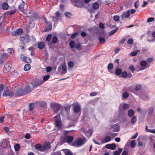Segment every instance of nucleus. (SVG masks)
I'll list each match as a JSON object with an SVG mask.
<instances>
[{"mask_svg":"<svg viewBox=\"0 0 155 155\" xmlns=\"http://www.w3.org/2000/svg\"><path fill=\"white\" fill-rule=\"evenodd\" d=\"M54 119L55 121V126L60 129L61 128L62 125L60 114H58L54 117Z\"/></svg>","mask_w":155,"mask_h":155,"instance_id":"nucleus-2","label":"nucleus"},{"mask_svg":"<svg viewBox=\"0 0 155 155\" xmlns=\"http://www.w3.org/2000/svg\"><path fill=\"white\" fill-rule=\"evenodd\" d=\"M68 65L70 68H72L74 65V64L73 61H70L68 62Z\"/></svg>","mask_w":155,"mask_h":155,"instance_id":"nucleus-52","label":"nucleus"},{"mask_svg":"<svg viewBox=\"0 0 155 155\" xmlns=\"http://www.w3.org/2000/svg\"><path fill=\"white\" fill-rule=\"evenodd\" d=\"M9 141L6 139H2L1 141V145L4 148L6 147L8 145Z\"/></svg>","mask_w":155,"mask_h":155,"instance_id":"nucleus-14","label":"nucleus"},{"mask_svg":"<svg viewBox=\"0 0 155 155\" xmlns=\"http://www.w3.org/2000/svg\"><path fill=\"white\" fill-rule=\"evenodd\" d=\"M16 11V9H13L11 11H9L8 12L10 15H12L14 14Z\"/></svg>","mask_w":155,"mask_h":155,"instance_id":"nucleus-60","label":"nucleus"},{"mask_svg":"<svg viewBox=\"0 0 155 155\" xmlns=\"http://www.w3.org/2000/svg\"><path fill=\"white\" fill-rule=\"evenodd\" d=\"M27 34L25 35V36H22L20 37V40L21 41V42H24L25 43H26V40H27Z\"/></svg>","mask_w":155,"mask_h":155,"instance_id":"nucleus-23","label":"nucleus"},{"mask_svg":"<svg viewBox=\"0 0 155 155\" xmlns=\"http://www.w3.org/2000/svg\"><path fill=\"white\" fill-rule=\"evenodd\" d=\"M137 121V117L135 116H134L131 119V123L134 124Z\"/></svg>","mask_w":155,"mask_h":155,"instance_id":"nucleus-38","label":"nucleus"},{"mask_svg":"<svg viewBox=\"0 0 155 155\" xmlns=\"http://www.w3.org/2000/svg\"><path fill=\"white\" fill-rule=\"evenodd\" d=\"M23 61L26 63L28 64L31 63V59L29 57L24 56L23 58Z\"/></svg>","mask_w":155,"mask_h":155,"instance_id":"nucleus-21","label":"nucleus"},{"mask_svg":"<svg viewBox=\"0 0 155 155\" xmlns=\"http://www.w3.org/2000/svg\"><path fill=\"white\" fill-rule=\"evenodd\" d=\"M23 32V30L21 28H19L16 31H14L12 32V34L13 36H16L17 35H21Z\"/></svg>","mask_w":155,"mask_h":155,"instance_id":"nucleus-13","label":"nucleus"},{"mask_svg":"<svg viewBox=\"0 0 155 155\" xmlns=\"http://www.w3.org/2000/svg\"><path fill=\"white\" fill-rule=\"evenodd\" d=\"M122 71L120 68H116L115 70V74L117 76L120 75L122 73Z\"/></svg>","mask_w":155,"mask_h":155,"instance_id":"nucleus-29","label":"nucleus"},{"mask_svg":"<svg viewBox=\"0 0 155 155\" xmlns=\"http://www.w3.org/2000/svg\"><path fill=\"white\" fill-rule=\"evenodd\" d=\"M130 14V11L129 10L126 12L124 13L121 16V18L123 19L128 18Z\"/></svg>","mask_w":155,"mask_h":155,"instance_id":"nucleus-17","label":"nucleus"},{"mask_svg":"<svg viewBox=\"0 0 155 155\" xmlns=\"http://www.w3.org/2000/svg\"><path fill=\"white\" fill-rule=\"evenodd\" d=\"M141 88V86L140 85H136L135 86V90L138 91L140 90Z\"/></svg>","mask_w":155,"mask_h":155,"instance_id":"nucleus-50","label":"nucleus"},{"mask_svg":"<svg viewBox=\"0 0 155 155\" xmlns=\"http://www.w3.org/2000/svg\"><path fill=\"white\" fill-rule=\"evenodd\" d=\"M74 2L75 5L78 8H81L84 6V2L79 0H74Z\"/></svg>","mask_w":155,"mask_h":155,"instance_id":"nucleus-8","label":"nucleus"},{"mask_svg":"<svg viewBox=\"0 0 155 155\" xmlns=\"http://www.w3.org/2000/svg\"><path fill=\"white\" fill-rule=\"evenodd\" d=\"M58 39L56 37H54L52 39V42L53 43H55L57 42Z\"/></svg>","mask_w":155,"mask_h":155,"instance_id":"nucleus-58","label":"nucleus"},{"mask_svg":"<svg viewBox=\"0 0 155 155\" xmlns=\"http://www.w3.org/2000/svg\"><path fill=\"white\" fill-rule=\"evenodd\" d=\"M78 33L77 32H76L74 33L73 34L71 35V37L73 38H75L76 37L77 35H78Z\"/></svg>","mask_w":155,"mask_h":155,"instance_id":"nucleus-63","label":"nucleus"},{"mask_svg":"<svg viewBox=\"0 0 155 155\" xmlns=\"http://www.w3.org/2000/svg\"><path fill=\"white\" fill-rule=\"evenodd\" d=\"M46 26L45 27L44 30L46 32L48 31H51L52 29V24L50 22H48L47 24H46Z\"/></svg>","mask_w":155,"mask_h":155,"instance_id":"nucleus-15","label":"nucleus"},{"mask_svg":"<svg viewBox=\"0 0 155 155\" xmlns=\"http://www.w3.org/2000/svg\"><path fill=\"white\" fill-rule=\"evenodd\" d=\"M118 29V28H116L115 29L112 30L111 31H110L109 32V35L110 36L113 35L116 32V31H117Z\"/></svg>","mask_w":155,"mask_h":155,"instance_id":"nucleus-34","label":"nucleus"},{"mask_svg":"<svg viewBox=\"0 0 155 155\" xmlns=\"http://www.w3.org/2000/svg\"><path fill=\"white\" fill-rule=\"evenodd\" d=\"M128 153L126 150H124L121 154V155H128Z\"/></svg>","mask_w":155,"mask_h":155,"instance_id":"nucleus-64","label":"nucleus"},{"mask_svg":"<svg viewBox=\"0 0 155 155\" xmlns=\"http://www.w3.org/2000/svg\"><path fill=\"white\" fill-rule=\"evenodd\" d=\"M113 65L112 63H110L108 64L107 66V69L108 70H111L113 69Z\"/></svg>","mask_w":155,"mask_h":155,"instance_id":"nucleus-48","label":"nucleus"},{"mask_svg":"<svg viewBox=\"0 0 155 155\" xmlns=\"http://www.w3.org/2000/svg\"><path fill=\"white\" fill-rule=\"evenodd\" d=\"M15 148L16 151H19L20 149V145L19 144H16L15 146Z\"/></svg>","mask_w":155,"mask_h":155,"instance_id":"nucleus-49","label":"nucleus"},{"mask_svg":"<svg viewBox=\"0 0 155 155\" xmlns=\"http://www.w3.org/2000/svg\"><path fill=\"white\" fill-rule=\"evenodd\" d=\"M12 66V62L11 61H8L4 66L3 72L5 73H8L10 70Z\"/></svg>","mask_w":155,"mask_h":155,"instance_id":"nucleus-5","label":"nucleus"},{"mask_svg":"<svg viewBox=\"0 0 155 155\" xmlns=\"http://www.w3.org/2000/svg\"><path fill=\"white\" fill-rule=\"evenodd\" d=\"M43 82L44 81L42 80L34 81V82L32 83V85L35 88L36 87L38 86L41 85Z\"/></svg>","mask_w":155,"mask_h":155,"instance_id":"nucleus-16","label":"nucleus"},{"mask_svg":"<svg viewBox=\"0 0 155 155\" xmlns=\"http://www.w3.org/2000/svg\"><path fill=\"white\" fill-rule=\"evenodd\" d=\"M99 40L100 43L101 44H104L105 41V39L102 37H100L99 38Z\"/></svg>","mask_w":155,"mask_h":155,"instance_id":"nucleus-45","label":"nucleus"},{"mask_svg":"<svg viewBox=\"0 0 155 155\" xmlns=\"http://www.w3.org/2000/svg\"><path fill=\"white\" fill-rule=\"evenodd\" d=\"M134 114V110L132 109L129 110L128 112V115L129 117H131L133 116Z\"/></svg>","mask_w":155,"mask_h":155,"instance_id":"nucleus-27","label":"nucleus"},{"mask_svg":"<svg viewBox=\"0 0 155 155\" xmlns=\"http://www.w3.org/2000/svg\"><path fill=\"white\" fill-rule=\"evenodd\" d=\"M31 68V65L28 64H26L24 66V69L25 71H28L30 70Z\"/></svg>","mask_w":155,"mask_h":155,"instance_id":"nucleus-32","label":"nucleus"},{"mask_svg":"<svg viewBox=\"0 0 155 155\" xmlns=\"http://www.w3.org/2000/svg\"><path fill=\"white\" fill-rule=\"evenodd\" d=\"M61 14L58 12H57L55 15L52 17V19L54 21H57L59 20H61Z\"/></svg>","mask_w":155,"mask_h":155,"instance_id":"nucleus-7","label":"nucleus"},{"mask_svg":"<svg viewBox=\"0 0 155 155\" xmlns=\"http://www.w3.org/2000/svg\"><path fill=\"white\" fill-rule=\"evenodd\" d=\"M112 128L114 129L113 132H118L119 130V126L117 124L112 125Z\"/></svg>","mask_w":155,"mask_h":155,"instance_id":"nucleus-22","label":"nucleus"},{"mask_svg":"<svg viewBox=\"0 0 155 155\" xmlns=\"http://www.w3.org/2000/svg\"><path fill=\"white\" fill-rule=\"evenodd\" d=\"M73 110L75 113L81 114V108L79 105H73Z\"/></svg>","mask_w":155,"mask_h":155,"instance_id":"nucleus-12","label":"nucleus"},{"mask_svg":"<svg viewBox=\"0 0 155 155\" xmlns=\"http://www.w3.org/2000/svg\"><path fill=\"white\" fill-rule=\"evenodd\" d=\"M140 64L142 67H144L147 65V62L145 61H142L140 62Z\"/></svg>","mask_w":155,"mask_h":155,"instance_id":"nucleus-43","label":"nucleus"},{"mask_svg":"<svg viewBox=\"0 0 155 155\" xmlns=\"http://www.w3.org/2000/svg\"><path fill=\"white\" fill-rule=\"evenodd\" d=\"M35 106H37L36 102L30 104L29 106V110H33Z\"/></svg>","mask_w":155,"mask_h":155,"instance_id":"nucleus-26","label":"nucleus"},{"mask_svg":"<svg viewBox=\"0 0 155 155\" xmlns=\"http://www.w3.org/2000/svg\"><path fill=\"white\" fill-rule=\"evenodd\" d=\"M105 147L107 149L114 150L116 147V145L114 143L111 144H107L105 145Z\"/></svg>","mask_w":155,"mask_h":155,"instance_id":"nucleus-20","label":"nucleus"},{"mask_svg":"<svg viewBox=\"0 0 155 155\" xmlns=\"http://www.w3.org/2000/svg\"><path fill=\"white\" fill-rule=\"evenodd\" d=\"M75 47L77 49L79 50H80L81 48V46L79 43L75 44Z\"/></svg>","mask_w":155,"mask_h":155,"instance_id":"nucleus-46","label":"nucleus"},{"mask_svg":"<svg viewBox=\"0 0 155 155\" xmlns=\"http://www.w3.org/2000/svg\"><path fill=\"white\" fill-rule=\"evenodd\" d=\"M34 23L32 19H30L29 21L28 27L30 28H32L34 27Z\"/></svg>","mask_w":155,"mask_h":155,"instance_id":"nucleus-28","label":"nucleus"},{"mask_svg":"<svg viewBox=\"0 0 155 155\" xmlns=\"http://www.w3.org/2000/svg\"><path fill=\"white\" fill-rule=\"evenodd\" d=\"M41 147H41V145L40 143L36 144L35 145V148L36 149H39V150L40 149H41Z\"/></svg>","mask_w":155,"mask_h":155,"instance_id":"nucleus-56","label":"nucleus"},{"mask_svg":"<svg viewBox=\"0 0 155 155\" xmlns=\"http://www.w3.org/2000/svg\"><path fill=\"white\" fill-rule=\"evenodd\" d=\"M62 71V69L61 68V66H60L58 69V74H61V72Z\"/></svg>","mask_w":155,"mask_h":155,"instance_id":"nucleus-57","label":"nucleus"},{"mask_svg":"<svg viewBox=\"0 0 155 155\" xmlns=\"http://www.w3.org/2000/svg\"><path fill=\"white\" fill-rule=\"evenodd\" d=\"M99 7V4L97 2H95L93 4V8L94 9H97Z\"/></svg>","mask_w":155,"mask_h":155,"instance_id":"nucleus-33","label":"nucleus"},{"mask_svg":"<svg viewBox=\"0 0 155 155\" xmlns=\"http://www.w3.org/2000/svg\"><path fill=\"white\" fill-rule=\"evenodd\" d=\"M37 107L38 106L40 107H43L46 106V103L45 101H38L36 102Z\"/></svg>","mask_w":155,"mask_h":155,"instance_id":"nucleus-18","label":"nucleus"},{"mask_svg":"<svg viewBox=\"0 0 155 155\" xmlns=\"http://www.w3.org/2000/svg\"><path fill=\"white\" fill-rule=\"evenodd\" d=\"M27 37H28V38H27V40H26V43L35 41V39L33 36H29L28 34H27Z\"/></svg>","mask_w":155,"mask_h":155,"instance_id":"nucleus-19","label":"nucleus"},{"mask_svg":"<svg viewBox=\"0 0 155 155\" xmlns=\"http://www.w3.org/2000/svg\"><path fill=\"white\" fill-rule=\"evenodd\" d=\"M25 43L24 42H21V45L19 46V48L18 49H21V50H23L25 48Z\"/></svg>","mask_w":155,"mask_h":155,"instance_id":"nucleus-37","label":"nucleus"},{"mask_svg":"<svg viewBox=\"0 0 155 155\" xmlns=\"http://www.w3.org/2000/svg\"><path fill=\"white\" fill-rule=\"evenodd\" d=\"M50 144L49 143H48L43 145L39 150L41 151H45L46 150L50 149Z\"/></svg>","mask_w":155,"mask_h":155,"instance_id":"nucleus-11","label":"nucleus"},{"mask_svg":"<svg viewBox=\"0 0 155 155\" xmlns=\"http://www.w3.org/2000/svg\"><path fill=\"white\" fill-rule=\"evenodd\" d=\"M75 44L74 42L73 41H71L69 43V45L71 48H74L75 46Z\"/></svg>","mask_w":155,"mask_h":155,"instance_id":"nucleus-40","label":"nucleus"},{"mask_svg":"<svg viewBox=\"0 0 155 155\" xmlns=\"http://www.w3.org/2000/svg\"><path fill=\"white\" fill-rule=\"evenodd\" d=\"M122 149L119 148L118 151H115L114 153V155H120L121 151H122Z\"/></svg>","mask_w":155,"mask_h":155,"instance_id":"nucleus-36","label":"nucleus"},{"mask_svg":"<svg viewBox=\"0 0 155 155\" xmlns=\"http://www.w3.org/2000/svg\"><path fill=\"white\" fill-rule=\"evenodd\" d=\"M93 132V131L91 129H89L85 132V135L87 137H89L91 136Z\"/></svg>","mask_w":155,"mask_h":155,"instance_id":"nucleus-24","label":"nucleus"},{"mask_svg":"<svg viewBox=\"0 0 155 155\" xmlns=\"http://www.w3.org/2000/svg\"><path fill=\"white\" fill-rule=\"evenodd\" d=\"M129 95L127 92H125L123 94V97L124 98H127L129 97Z\"/></svg>","mask_w":155,"mask_h":155,"instance_id":"nucleus-47","label":"nucleus"},{"mask_svg":"<svg viewBox=\"0 0 155 155\" xmlns=\"http://www.w3.org/2000/svg\"><path fill=\"white\" fill-rule=\"evenodd\" d=\"M129 69L132 72H133L135 70V68L133 65H131L129 67Z\"/></svg>","mask_w":155,"mask_h":155,"instance_id":"nucleus-61","label":"nucleus"},{"mask_svg":"<svg viewBox=\"0 0 155 155\" xmlns=\"http://www.w3.org/2000/svg\"><path fill=\"white\" fill-rule=\"evenodd\" d=\"M50 77L49 75H45L44 76L43 78V80L44 81H46Z\"/></svg>","mask_w":155,"mask_h":155,"instance_id":"nucleus-54","label":"nucleus"},{"mask_svg":"<svg viewBox=\"0 0 155 155\" xmlns=\"http://www.w3.org/2000/svg\"><path fill=\"white\" fill-rule=\"evenodd\" d=\"M15 94L12 91H10L8 90L4 91L2 95L3 96H9L10 97H13L15 96Z\"/></svg>","mask_w":155,"mask_h":155,"instance_id":"nucleus-9","label":"nucleus"},{"mask_svg":"<svg viewBox=\"0 0 155 155\" xmlns=\"http://www.w3.org/2000/svg\"><path fill=\"white\" fill-rule=\"evenodd\" d=\"M64 14L66 17L68 18H70L71 16L72 15L70 12H65Z\"/></svg>","mask_w":155,"mask_h":155,"instance_id":"nucleus-44","label":"nucleus"},{"mask_svg":"<svg viewBox=\"0 0 155 155\" xmlns=\"http://www.w3.org/2000/svg\"><path fill=\"white\" fill-rule=\"evenodd\" d=\"M136 145V143L134 140H132L130 142V146L132 148L134 147Z\"/></svg>","mask_w":155,"mask_h":155,"instance_id":"nucleus-53","label":"nucleus"},{"mask_svg":"<svg viewBox=\"0 0 155 155\" xmlns=\"http://www.w3.org/2000/svg\"><path fill=\"white\" fill-rule=\"evenodd\" d=\"M140 50H137L135 51H133L130 53V55L132 56H135L137 54V53L140 52Z\"/></svg>","mask_w":155,"mask_h":155,"instance_id":"nucleus-41","label":"nucleus"},{"mask_svg":"<svg viewBox=\"0 0 155 155\" xmlns=\"http://www.w3.org/2000/svg\"><path fill=\"white\" fill-rule=\"evenodd\" d=\"M50 107L52 108L55 113H58L61 108V105L59 104L51 103L50 104Z\"/></svg>","mask_w":155,"mask_h":155,"instance_id":"nucleus-4","label":"nucleus"},{"mask_svg":"<svg viewBox=\"0 0 155 155\" xmlns=\"http://www.w3.org/2000/svg\"><path fill=\"white\" fill-rule=\"evenodd\" d=\"M146 131L155 134V129H148V127L146 126Z\"/></svg>","mask_w":155,"mask_h":155,"instance_id":"nucleus-39","label":"nucleus"},{"mask_svg":"<svg viewBox=\"0 0 155 155\" xmlns=\"http://www.w3.org/2000/svg\"><path fill=\"white\" fill-rule=\"evenodd\" d=\"M8 5L7 3L5 2H4L2 5V8L4 9H7L8 8Z\"/></svg>","mask_w":155,"mask_h":155,"instance_id":"nucleus-42","label":"nucleus"},{"mask_svg":"<svg viewBox=\"0 0 155 155\" xmlns=\"http://www.w3.org/2000/svg\"><path fill=\"white\" fill-rule=\"evenodd\" d=\"M45 47V44L44 42H40L38 43V48L40 49H43Z\"/></svg>","mask_w":155,"mask_h":155,"instance_id":"nucleus-25","label":"nucleus"},{"mask_svg":"<svg viewBox=\"0 0 155 155\" xmlns=\"http://www.w3.org/2000/svg\"><path fill=\"white\" fill-rule=\"evenodd\" d=\"M154 20V18L153 17L149 18L147 20V22L148 23L151 22Z\"/></svg>","mask_w":155,"mask_h":155,"instance_id":"nucleus-55","label":"nucleus"},{"mask_svg":"<svg viewBox=\"0 0 155 155\" xmlns=\"http://www.w3.org/2000/svg\"><path fill=\"white\" fill-rule=\"evenodd\" d=\"M32 89L28 85H27L24 87H22L18 89L16 91L15 95L17 96H22L28 94L31 92Z\"/></svg>","mask_w":155,"mask_h":155,"instance_id":"nucleus-1","label":"nucleus"},{"mask_svg":"<svg viewBox=\"0 0 155 155\" xmlns=\"http://www.w3.org/2000/svg\"><path fill=\"white\" fill-rule=\"evenodd\" d=\"M111 137L109 136H106L104 139V142L102 141V143H107L108 142L110 141L111 140Z\"/></svg>","mask_w":155,"mask_h":155,"instance_id":"nucleus-35","label":"nucleus"},{"mask_svg":"<svg viewBox=\"0 0 155 155\" xmlns=\"http://www.w3.org/2000/svg\"><path fill=\"white\" fill-rule=\"evenodd\" d=\"M20 4L18 6V9L21 12H23L24 11V6L25 3L22 0H19Z\"/></svg>","mask_w":155,"mask_h":155,"instance_id":"nucleus-10","label":"nucleus"},{"mask_svg":"<svg viewBox=\"0 0 155 155\" xmlns=\"http://www.w3.org/2000/svg\"><path fill=\"white\" fill-rule=\"evenodd\" d=\"M61 68L62 69L61 74H64L67 72L66 66L65 65L63 64L61 66Z\"/></svg>","mask_w":155,"mask_h":155,"instance_id":"nucleus-30","label":"nucleus"},{"mask_svg":"<svg viewBox=\"0 0 155 155\" xmlns=\"http://www.w3.org/2000/svg\"><path fill=\"white\" fill-rule=\"evenodd\" d=\"M51 35H48L47 37L46 38V40L47 41H50L51 38Z\"/></svg>","mask_w":155,"mask_h":155,"instance_id":"nucleus-62","label":"nucleus"},{"mask_svg":"<svg viewBox=\"0 0 155 155\" xmlns=\"http://www.w3.org/2000/svg\"><path fill=\"white\" fill-rule=\"evenodd\" d=\"M73 139L74 138L72 136H65L61 137L60 141L62 142V144L65 142L70 143L73 141Z\"/></svg>","mask_w":155,"mask_h":155,"instance_id":"nucleus-3","label":"nucleus"},{"mask_svg":"<svg viewBox=\"0 0 155 155\" xmlns=\"http://www.w3.org/2000/svg\"><path fill=\"white\" fill-rule=\"evenodd\" d=\"M84 143L83 140L81 138H78L77 139L76 141H74L72 143L71 145L76 147H80Z\"/></svg>","mask_w":155,"mask_h":155,"instance_id":"nucleus-6","label":"nucleus"},{"mask_svg":"<svg viewBox=\"0 0 155 155\" xmlns=\"http://www.w3.org/2000/svg\"><path fill=\"white\" fill-rule=\"evenodd\" d=\"M119 17L118 15H114L113 17V19L115 21H117L119 20Z\"/></svg>","mask_w":155,"mask_h":155,"instance_id":"nucleus-51","label":"nucleus"},{"mask_svg":"<svg viewBox=\"0 0 155 155\" xmlns=\"http://www.w3.org/2000/svg\"><path fill=\"white\" fill-rule=\"evenodd\" d=\"M11 75L13 78H16L18 77V74L17 71H14L12 72Z\"/></svg>","mask_w":155,"mask_h":155,"instance_id":"nucleus-31","label":"nucleus"},{"mask_svg":"<svg viewBox=\"0 0 155 155\" xmlns=\"http://www.w3.org/2000/svg\"><path fill=\"white\" fill-rule=\"evenodd\" d=\"M133 42V40L132 39H129L127 41V44L129 45H131Z\"/></svg>","mask_w":155,"mask_h":155,"instance_id":"nucleus-59","label":"nucleus"}]
</instances>
